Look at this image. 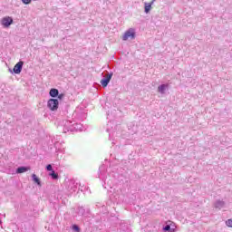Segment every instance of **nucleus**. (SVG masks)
Here are the masks:
<instances>
[{"mask_svg": "<svg viewBox=\"0 0 232 232\" xmlns=\"http://www.w3.org/2000/svg\"><path fill=\"white\" fill-rule=\"evenodd\" d=\"M67 131H82V124L75 121H66L64 124V133Z\"/></svg>", "mask_w": 232, "mask_h": 232, "instance_id": "nucleus-1", "label": "nucleus"}, {"mask_svg": "<svg viewBox=\"0 0 232 232\" xmlns=\"http://www.w3.org/2000/svg\"><path fill=\"white\" fill-rule=\"evenodd\" d=\"M77 182H75V180H70L67 184H66V191H67V195L69 197H72V195H73V193H75V191H77Z\"/></svg>", "mask_w": 232, "mask_h": 232, "instance_id": "nucleus-2", "label": "nucleus"}, {"mask_svg": "<svg viewBox=\"0 0 232 232\" xmlns=\"http://www.w3.org/2000/svg\"><path fill=\"white\" fill-rule=\"evenodd\" d=\"M47 107L49 108V110H51L52 111H55L58 110L59 108V100L57 99H50L47 102Z\"/></svg>", "mask_w": 232, "mask_h": 232, "instance_id": "nucleus-3", "label": "nucleus"}, {"mask_svg": "<svg viewBox=\"0 0 232 232\" xmlns=\"http://www.w3.org/2000/svg\"><path fill=\"white\" fill-rule=\"evenodd\" d=\"M123 41H128V39H130L131 41H133V39H135V29L133 28H130L128 29L122 37Z\"/></svg>", "mask_w": 232, "mask_h": 232, "instance_id": "nucleus-4", "label": "nucleus"}, {"mask_svg": "<svg viewBox=\"0 0 232 232\" xmlns=\"http://www.w3.org/2000/svg\"><path fill=\"white\" fill-rule=\"evenodd\" d=\"M113 77V72H108L105 78L101 80V84L103 86V88H106L108 84H110V82L111 81V78Z\"/></svg>", "mask_w": 232, "mask_h": 232, "instance_id": "nucleus-5", "label": "nucleus"}, {"mask_svg": "<svg viewBox=\"0 0 232 232\" xmlns=\"http://www.w3.org/2000/svg\"><path fill=\"white\" fill-rule=\"evenodd\" d=\"M24 64V62L20 61L18 62L13 68V72L14 73H15L16 75H18L19 73H21V72H23V66Z\"/></svg>", "mask_w": 232, "mask_h": 232, "instance_id": "nucleus-6", "label": "nucleus"}, {"mask_svg": "<svg viewBox=\"0 0 232 232\" xmlns=\"http://www.w3.org/2000/svg\"><path fill=\"white\" fill-rule=\"evenodd\" d=\"M14 24V19L10 16H5L2 19V24L5 28H8L11 24Z\"/></svg>", "mask_w": 232, "mask_h": 232, "instance_id": "nucleus-7", "label": "nucleus"}, {"mask_svg": "<svg viewBox=\"0 0 232 232\" xmlns=\"http://www.w3.org/2000/svg\"><path fill=\"white\" fill-rule=\"evenodd\" d=\"M168 88H169V83L161 84L158 87V92L160 93L161 95H164V93H166V91L168 90Z\"/></svg>", "mask_w": 232, "mask_h": 232, "instance_id": "nucleus-8", "label": "nucleus"}, {"mask_svg": "<svg viewBox=\"0 0 232 232\" xmlns=\"http://www.w3.org/2000/svg\"><path fill=\"white\" fill-rule=\"evenodd\" d=\"M226 206V202L224 200L218 199L214 202V208L216 209H222Z\"/></svg>", "mask_w": 232, "mask_h": 232, "instance_id": "nucleus-9", "label": "nucleus"}, {"mask_svg": "<svg viewBox=\"0 0 232 232\" xmlns=\"http://www.w3.org/2000/svg\"><path fill=\"white\" fill-rule=\"evenodd\" d=\"M26 171H30V167H18L16 169V173L21 174V173H26Z\"/></svg>", "mask_w": 232, "mask_h": 232, "instance_id": "nucleus-10", "label": "nucleus"}, {"mask_svg": "<svg viewBox=\"0 0 232 232\" xmlns=\"http://www.w3.org/2000/svg\"><path fill=\"white\" fill-rule=\"evenodd\" d=\"M49 95H50V97H53V98L58 97L59 90H57L55 88L51 89L49 92Z\"/></svg>", "mask_w": 232, "mask_h": 232, "instance_id": "nucleus-11", "label": "nucleus"}, {"mask_svg": "<svg viewBox=\"0 0 232 232\" xmlns=\"http://www.w3.org/2000/svg\"><path fill=\"white\" fill-rule=\"evenodd\" d=\"M152 5H153V1L150 4L145 3V14H150Z\"/></svg>", "mask_w": 232, "mask_h": 232, "instance_id": "nucleus-12", "label": "nucleus"}, {"mask_svg": "<svg viewBox=\"0 0 232 232\" xmlns=\"http://www.w3.org/2000/svg\"><path fill=\"white\" fill-rule=\"evenodd\" d=\"M78 215L81 217H84V215H86V209H84V207L78 208Z\"/></svg>", "mask_w": 232, "mask_h": 232, "instance_id": "nucleus-13", "label": "nucleus"}, {"mask_svg": "<svg viewBox=\"0 0 232 232\" xmlns=\"http://www.w3.org/2000/svg\"><path fill=\"white\" fill-rule=\"evenodd\" d=\"M32 179H33L34 182H35L38 186H41V179H39L37 175L33 174Z\"/></svg>", "mask_w": 232, "mask_h": 232, "instance_id": "nucleus-14", "label": "nucleus"}, {"mask_svg": "<svg viewBox=\"0 0 232 232\" xmlns=\"http://www.w3.org/2000/svg\"><path fill=\"white\" fill-rule=\"evenodd\" d=\"M49 175L53 179V180H57V179H59V175L55 173V170H53Z\"/></svg>", "mask_w": 232, "mask_h": 232, "instance_id": "nucleus-15", "label": "nucleus"}, {"mask_svg": "<svg viewBox=\"0 0 232 232\" xmlns=\"http://www.w3.org/2000/svg\"><path fill=\"white\" fill-rule=\"evenodd\" d=\"M163 230H165V231H169V232H175V228H171V226H169V225H166V226L163 227Z\"/></svg>", "mask_w": 232, "mask_h": 232, "instance_id": "nucleus-16", "label": "nucleus"}, {"mask_svg": "<svg viewBox=\"0 0 232 232\" xmlns=\"http://www.w3.org/2000/svg\"><path fill=\"white\" fill-rule=\"evenodd\" d=\"M72 230L76 232H81V227L77 225H72Z\"/></svg>", "mask_w": 232, "mask_h": 232, "instance_id": "nucleus-17", "label": "nucleus"}, {"mask_svg": "<svg viewBox=\"0 0 232 232\" xmlns=\"http://www.w3.org/2000/svg\"><path fill=\"white\" fill-rule=\"evenodd\" d=\"M226 225L228 227H232V219H227L226 221Z\"/></svg>", "mask_w": 232, "mask_h": 232, "instance_id": "nucleus-18", "label": "nucleus"}, {"mask_svg": "<svg viewBox=\"0 0 232 232\" xmlns=\"http://www.w3.org/2000/svg\"><path fill=\"white\" fill-rule=\"evenodd\" d=\"M46 170H47V171H53V168L52 167V164H48V165L46 166Z\"/></svg>", "mask_w": 232, "mask_h": 232, "instance_id": "nucleus-19", "label": "nucleus"}, {"mask_svg": "<svg viewBox=\"0 0 232 232\" xmlns=\"http://www.w3.org/2000/svg\"><path fill=\"white\" fill-rule=\"evenodd\" d=\"M80 191H86V189H88L86 187L82 186L81 183H80Z\"/></svg>", "mask_w": 232, "mask_h": 232, "instance_id": "nucleus-20", "label": "nucleus"}, {"mask_svg": "<svg viewBox=\"0 0 232 232\" xmlns=\"http://www.w3.org/2000/svg\"><path fill=\"white\" fill-rule=\"evenodd\" d=\"M22 3L24 5H30V3H32V0H22Z\"/></svg>", "mask_w": 232, "mask_h": 232, "instance_id": "nucleus-21", "label": "nucleus"}, {"mask_svg": "<svg viewBox=\"0 0 232 232\" xmlns=\"http://www.w3.org/2000/svg\"><path fill=\"white\" fill-rule=\"evenodd\" d=\"M57 97H58V99L61 100V99H63V97H64V94H63V93L59 94V93H58V96H57Z\"/></svg>", "mask_w": 232, "mask_h": 232, "instance_id": "nucleus-22", "label": "nucleus"}, {"mask_svg": "<svg viewBox=\"0 0 232 232\" xmlns=\"http://www.w3.org/2000/svg\"><path fill=\"white\" fill-rule=\"evenodd\" d=\"M9 72H12V69H9Z\"/></svg>", "mask_w": 232, "mask_h": 232, "instance_id": "nucleus-23", "label": "nucleus"}]
</instances>
